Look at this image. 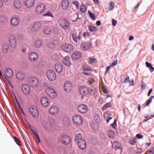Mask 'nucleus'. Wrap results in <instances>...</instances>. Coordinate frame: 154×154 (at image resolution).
Segmentation results:
<instances>
[{
	"label": "nucleus",
	"instance_id": "obj_11",
	"mask_svg": "<svg viewBox=\"0 0 154 154\" xmlns=\"http://www.w3.org/2000/svg\"><path fill=\"white\" fill-rule=\"evenodd\" d=\"M79 93L82 95H87L89 92V89L86 87L82 86L79 88Z\"/></svg>",
	"mask_w": 154,
	"mask_h": 154
},
{
	"label": "nucleus",
	"instance_id": "obj_23",
	"mask_svg": "<svg viewBox=\"0 0 154 154\" xmlns=\"http://www.w3.org/2000/svg\"><path fill=\"white\" fill-rule=\"evenodd\" d=\"M50 113L52 115L57 114L59 112V109L56 106H52L49 109Z\"/></svg>",
	"mask_w": 154,
	"mask_h": 154
},
{
	"label": "nucleus",
	"instance_id": "obj_54",
	"mask_svg": "<svg viewBox=\"0 0 154 154\" xmlns=\"http://www.w3.org/2000/svg\"><path fill=\"white\" fill-rule=\"evenodd\" d=\"M0 21L1 22L5 23L7 21L6 18L5 17H1L0 18Z\"/></svg>",
	"mask_w": 154,
	"mask_h": 154
},
{
	"label": "nucleus",
	"instance_id": "obj_16",
	"mask_svg": "<svg viewBox=\"0 0 154 154\" xmlns=\"http://www.w3.org/2000/svg\"><path fill=\"white\" fill-rule=\"evenodd\" d=\"M64 90L67 92H70L72 88V85L69 81H66L64 85Z\"/></svg>",
	"mask_w": 154,
	"mask_h": 154
},
{
	"label": "nucleus",
	"instance_id": "obj_59",
	"mask_svg": "<svg viewBox=\"0 0 154 154\" xmlns=\"http://www.w3.org/2000/svg\"><path fill=\"white\" fill-rule=\"evenodd\" d=\"M72 3L74 4L77 7H78L79 5V3L77 1H74Z\"/></svg>",
	"mask_w": 154,
	"mask_h": 154
},
{
	"label": "nucleus",
	"instance_id": "obj_9",
	"mask_svg": "<svg viewBox=\"0 0 154 154\" xmlns=\"http://www.w3.org/2000/svg\"><path fill=\"white\" fill-rule=\"evenodd\" d=\"M60 26L63 29H67L69 26V24L67 20L65 18L60 20L59 22Z\"/></svg>",
	"mask_w": 154,
	"mask_h": 154
},
{
	"label": "nucleus",
	"instance_id": "obj_29",
	"mask_svg": "<svg viewBox=\"0 0 154 154\" xmlns=\"http://www.w3.org/2000/svg\"><path fill=\"white\" fill-rule=\"evenodd\" d=\"M19 19L17 17H13L11 19V24L14 26H17L19 24Z\"/></svg>",
	"mask_w": 154,
	"mask_h": 154
},
{
	"label": "nucleus",
	"instance_id": "obj_64",
	"mask_svg": "<svg viewBox=\"0 0 154 154\" xmlns=\"http://www.w3.org/2000/svg\"><path fill=\"white\" fill-rule=\"evenodd\" d=\"M145 63L146 66L148 67L149 68L151 66V64L148 63V62H146Z\"/></svg>",
	"mask_w": 154,
	"mask_h": 154
},
{
	"label": "nucleus",
	"instance_id": "obj_57",
	"mask_svg": "<svg viewBox=\"0 0 154 154\" xmlns=\"http://www.w3.org/2000/svg\"><path fill=\"white\" fill-rule=\"evenodd\" d=\"M83 36L84 37H89L90 36L89 33L88 32H85L83 33Z\"/></svg>",
	"mask_w": 154,
	"mask_h": 154
},
{
	"label": "nucleus",
	"instance_id": "obj_47",
	"mask_svg": "<svg viewBox=\"0 0 154 154\" xmlns=\"http://www.w3.org/2000/svg\"><path fill=\"white\" fill-rule=\"evenodd\" d=\"M101 87L104 93L107 94L109 93L108 91L107 90L105 86L104 85H102Z\"/></svg>",
	"mask_w": 154,
	"mask_h": 154
},
{
	"label": "nucleus",
	"instance_id": "obj_60",
	"mask_svg": "<svg viewBox=\"0 0 154 154\" xmlns=\"http://www.w3.org/2000/svg\"><path fill=\"white\" fill-rule=\"evenodd\" d=\"M117 23V21L114 20V19H112V24L113 26H115Z\"/></svg>",
	"mask_w": 154,
	"mask_h": 154
},
{
	"label": "nucleus",
	"instance_id": "obj_48",
	"mask_svg": "<svg viewBox=\"0 0 154 154\" xmlns=\"http://www.w3.org/2000/svg\"><path fill=\"white\" fill-rule=\"evenodd\" d=\"M86 8L85 5H82L81 6L80 8V11L82 13L85 12L86 11Z\"/></svg>",
	"mask_w": 154,
	"mask_h": 154
},
{
	"label": "nucleus",
	"instance_id": "obj_12",
	"mask_svg": "<svg viewBox=\"0 0 154 154\" xmlns=\"http://www.w3.org/2000/svg\"><path fill=\"white\" fill-rule=\"evenodd\" d=\"M62 49L66 52H70L73 50V47L71 45L69 44H63L62 46Z\"/></svg>",
	"mask_w": 154,
	"mask_h": 154
},
{
	"label": "nucleus",
	"instance_id": "obj_20",
	"mask_svg": "<svg viewBox=\"0 0 154 154\" xmlns=\"http://www.w3.org/2000/svg\"><path fill=\"white\" fill-rule=\"evenodd\" d=\"M10 44L11 47L14 48L16 45V39L13 36H11L9 39Z\"/></svg>",
	"mask_w": 154,
	"mask_h": 154
},
{
	"label": "nucleus",
	"instance_id": "obj_46",
	"mask_svg": "<svg viewBox=\"0 0 154 154\" xmlns=\"http://www.w3.org/2000/svg\"><path fill=\"white\" fill-rule=\"evenodd\" d=\"M154 153V147L150 148L146 152V154H153Z\"/></svg>",
	"mask_w": 154,
	"mask_h": 154
},
{
	"label": "nucleus",
	"instance_id": "obj_14",
	"mask_svg": "<svg viewBox=\"0 0 154 154\" xmlns=\"http://www.w3.org/2000/svg\"><path fill=\"white\" fill-rule=\"evenodd\" d=\"M92 46L91 43L89 42L83 43L81 45V48L84 51H87L90 49Z\"/></svg>",
	"mask_w": 154,
	"mask_h": 154
},
{
	"label": "nucleus",
	"instance_id": "obj_22",
	"mask_svg": "<svg viewBox=\"0 0 154 154\" xmlns=\"http://www.w3.org/2000/svg\"><path fill=\"white\" fill-rule=\"evenodd\" d=\"M82 56L81 53L79 51L74 52L72 56V59L76 60L79 59Z\"/></svg>",
	"mask_w": 154,
	"mask_h": 154
},
{
	"label": "nucleus",
	"instance_id": "obj_3",
	"mask_svg": "<svg viewBox=\"0 0 154 154\" xmlns=\"http://www.w3.org/2000/svg\"><path fill=\"white\" fill-rule=\"evenodd\" d=\"M46 75L48 78L51 81H54L56 79V74L55 71L52 69L48 70L47 71Z\"/></svg>",
	"mask_w": 154,
	"mask_h": 154
},
{
	"label": "nucleus",
	"instance_id": "obj_15",
	"mask_svg": "<svg viewBox=\"0 0 154 154\" xmlns=\"http://www.w3.org/2000/svg\"><path fill=\"white\" fill-rule=\"evenodd\" d=\"M13 75V72L11 69L9 68H7L5 69L4 77L6 79H7L8 78L12 77Z\"/></svg>",
	"mask_w": 154,
	"mask_h": 154
},
{
	"label": "nucleus",
	"instance_id": "obj_61",
	"mask_svg": "<svg viewBox=\"0 0 154 154\" xmlns=\"http://www.w3.org/2000/svg\"><path fill=\"white\" fill-rule=\"evenodd\" d=\"M116 126V121L115 120L113 123L112 124V127L113 128H115Z\"/></svg>",
	"mask_w": 154,
	"mask_h": 154
},
{
	"label": "nucleus",
	"instance_id": "obj_17",
	"mask_svg": "<svg viewBox=\"0 0 154 154\" xmlns=\"http://www.w3.org/2000/svg\"><path fill=\"white\" fill-rule=\"evenodd\" d=\"M38 56L37 53L35 52L30 53L28 55L29 59L31 61H35L38 58Z\"/></svg>",
	"mask_w": 154,
	"mask_h": 154
},
{
	"label": "nucleus",
	"instance_id": "obj_26",
	"mask_svg": "<svg viewBox=\"0 0 154 154\" xmlns=\"http://www.w3.org/2000/svg\"><path fill=\"white\" fill-rule=\"evenodd\" d=\"M69 5V0H63L62 2V8L63 10H66L68 8Z\"/></svg>",
	"mask_w": 154,
	"mask_h": 154
},
{
	"label": "nucleus",
	"instance_id": "obj_4",
	"mask_svg": "<svg viewBox=\"0 0 154 154\" xmlns=\"http://www.w3.org/2000/svg\"><path fill=\"white\" fill-rule=\"evenodd\" d=\"M46 92L47 94L51 98H54L57 97V93L55 90L51 87L47 88Z\"/></svg>",
	"mask_w": 154,
	"mask_h": 154
},
{
	"label": "nucleus",
	"instance_id": "obj_6",
	"mask_svg": "<svg viewBox=\"0 0 154 154\" xmlns=\"http://www.w3.org/2000/svg\"><path fill=\"white\" fill-rule=\"evenodd\" d=\"M29 111L33 117H37L38 116V111L36 106H30L29 108Z\"/></svg>",
	"mask_w": 154,
	"mask_h": 154
},
{
	"label": "nucleus",
	"instance_id": "obj_51",
	"mask_svg": "<svg viewBox=\"0 0 154 154\" xmlns=\"http://www.w3.org/2000/svg\"><path fill=\"white\" fill-rule=\"evenodd\" d=\"M14 139L16 143L19 146L21 145V143L20 140L17 137H14Z\"/></svg>",
	"mask_w": 154,
	"mask_h": 154
},
{
	"label": "nucleus",
	"instance_id": "obj_5",
	"mask_svg": "<svg viewBox=\"0 0 154 154\" xmlns=\"http://www.w3.org/2000/svg\"><path fill=\"white\" fill-rule=\"evenodd\" d=\"M71 35L72 40L75 42L78 43L79 42L81 38L82 33L80 32L78 35L75 32L71 33Z\"/></svg>",
	"mask_w": 154,
	"mask_h": 154
},
{
	"label": "nucleus",
	"instance_id": "obj_63",
	"mask_svg": "<svg viewBox=\"0 0 154 154\" xmlns=\"http://www.w3.org/2000/svg\"><path fill=\"white\" fill-rule=\"evenodd\" d=\"M129 85L131 86H133L134 85V81L133 79H132V80H131V81L128 82Z\"/></svg>",
	"mask_w": 154,
	"mask_h": 154
},
{
	"label": "nucleus",
	"instance_id": "obj_37",
	"mask_svg": "<svg viewBox=\"0 0 154 154\" xmlns=\"http://www.w3.org/2000/svg\"><path fill=\"white\" fill-rule=\"evenodd\" d=\"M115 4L114 2L112 1H110L109 2L108 6L109 9V10H112L114 8Z\"/></svg>",
	"mask_w": 154,
	"mask_h": 154
},
{
	"label": "nucleus",
	"instance_id": "obj_42",
	"mask_svg": "<svg viewBox=\"0 0 154 154\" xmlns=\"http://www.w3.org/2000/svg\"><path fill=\"white\" fill-rule=\"evenodd\" d=\"M108 134L109 137L111 138H114L115 136V134L114 132L111 131H108Z\"/></svg>",
	"mask_w": 154,
	"mask_h": 154
},
{
	"label": "nucleus",
	"instance_id": "obj_35",
	"mask_svg": "<svg viewBox=\"0 0 154 154\" xmlns=\"http://www.w3.org/2000/svg\"><path fill=\"white\" fill-rule=\"evenodd\" d=\"M2 50L5 53H7L9 50V46L8 44H5L3 45Z\"/></svg>",
	"mask_w": 154,
	"mask_h": 154
},
{
	"label": "nucleus",
	"instance_id": "obj_19",
	"mask_svg": "<svg viewBox=\"0 0 154 154\" xmlns=\"http://www.w3.org/2000/svg\"><path fill=\"white\" fill-rule=\"evenodd\" d=\"M61 140L65 144H68L70 142V138L66 135H64L61 136Z\"/></svg>",
	"mask_w": 154,
	"mask_h": 154
},
{
	"label": "nucleus",
	"instance_id": "obj_8",
	"mask_svg": "<svg viewBox=\"0 0 154 154\" xmlns=\"http://www.w3.org/2000/svg\"><path fill=\"white\" fill-rule=\"evenodd\" d=\"M42 26V24L40 22H36L32 25L31 30L32 32H37L40 29Z\"/></svg>",
	"mask_w": 154,
	"mask_h": 154
},
{
	"label": "nucleus",
	"instance_id": "obj_52",
	"mask_svg": "<svg viewBox=\"0 0 154 154\" xmlns=\"http://www.w3.org/2000/svg\"><path fill=\"white\" fill-rule=\"evenodd\" d=\"M111 106V104L110 103H106L103 107V109L106 110L109 107Z\"/></svg>",
	"mask_w": 154,
	"mask_h": 154
},
{
	"label": "nucleus",
	"instance_id": "obj_43",
	"mask_svg": "<svg viewBox=\"0 0 154 154\" xmlns=\"http://www.w3.org/2000/svg\"><path fill=\"white\" fill-rule=\"evenodd\" d=\"M89 93H90L91 94H95L97 92V90L96 88L93 87H92L89 90Z\"/></svg>",
	"mask_w": 154,
	"mask_h": 154
},
{
	"label": "nucleus",
	"instance_id": "obj_33",
	"mask_svg": "<svg viewBox=\"0 0 154 154\" xmlns=\"http://www.w3.org/2000/svg\"><path fill=\"white\" fill-rule=\"evenodd\" d=\"M42 42L40 39L36 40L34 43V46L37 48H39L42 45Z\"/></svg>",
	"mask_w": 154,
	"mask_h": 154
},
{
	"label": "nucleus",
	"instance_id": "obj_28",
	"mask_svg": "<svg viewBox=\"0 0 154 154\" xmlns=\"http://www.w3.org/2000/svg\"><path fill=\"white\" fill-rule=\"evenodd\" d=\"M63 62L64 65L67 66H69L71 65L70 57L68 56L63 58Z\"/></svg>",
	"mask_w": 154,
	"mask_h": 154
},
{
	"label": "nucleus",
	"instance_id": "obj_21",
	"mask_svg": "<svg viewBox=\"0 0 154 154\" xmlns=\"http://www.w3.org/2000/svg\"><path fill=\"white\" fill-rule=\"evenodd\" d=\"M40 102L42 105L44 106H48L50 104L48 99L45 97H42L40 100Z\"/></svg>",
	"mask_w": 154,
	"mask_h": 154
},
{
	"label": "nucleus",
	"instance_id": "obj_49",
	"mask_svg": "<svg viewBox=\"0 0 154 154\" xmlns=\"http://www.w3.org/2000/svg\"><path fill=\"white\" fill-rule=\"evenodd\" d=\"M136 138H130L129 139V142L132 145H134L136 143Z\"/></svg>",
	"mask_w": 154,
	"mask_h": 154
},
{
	"label": "nucleus",
	"instance_id": "obj_7",
	"mask_svg": "<svg viewBox=\"0 0 154 154\" xmlns=\"http://www.w3.org/2000/svg\"><path fill=\"white\" fill-rule=\"evenodd\" d=\"M46 9L45 5L43 4H39L36 7L35 12L38 14H41L44 13Z\"/></svg>",
	"mask_w": 154,
	"mask_h": 154
},
{
	"label": "nucleus",
	"instance_id": "obj_2",
	"mask_svg": "<svg viewBox=\"0 0 154 154\" xmlns=\"http://www.w3.org/2000/svg\"><path fill=\"white\" fill-rule=\"evenodd\" d=\"M29 83L32 88H36L38 87L39 85V80L35 77H32L29 78Z\"/></svg>",
	"mask_w": 154,
	"mask_h": 154
},
{
	"label": "nucleus",
	"instance_id": "obj_31",
	"mask_svg": "<svg viewBox=\"0 0 154 154\" xmlns=\"http://www.w3.org/2000/svg\"><path fill=\"white\" fill-rule=\"evenodd\" d=\"M14 4L15 8L17 9H20L22 6L20 0H14Z\"/></svg>",
	"mask_w": 154,
	"mask_h": 154
},
{
	"label": "nucleus",
	"instance_id": "obj_13",
	"mask_svg": "<svg viewBox=\"0 0 154 154\" xmlns=\"http://www.w3.org/2000/svg\"><path fill=\"white\" fill-rule=\"evenodd\" d=\"M78 112L81 113H84L87 112L88 108L86 105L82 104L79 105L77 107Z\"/></svg>",
	"mask_w": 154,
	"mask_h": 154
},
{
	"label": "nucleus",
	"instance_id": "obj_45",
	"mask_svg": "<svg viewBox=\"0 0 154 154\" xmlns=\"http://www.w3.org/2000/svg\"><path fill=\"white\" fill-rule=\"evenodd\" d=\"M88 13L91 18L93 20H95V17L94 14L91 12V11H88Z\"/></svg>",
	"mask_w": 154,
	"mask_h": 154
},
{
	"label": "nucleus",
	"instance_id": "obj_18",
	"mask_svg": "<svg viewBox=\"0 0 154 154\" xmlns=\"http://www.w3.org/2000/svg\"><path fill=\"white\" fill-rule=\"evenodd\" d=\"M34 3L35 0H25L24 5L26 8H29L34 5Z\"/></svg>",
	"mask_w": 154,
	"mask_h": 154
},
{
	"label": "nucleus",
	"instance_id": "obj_56",
	"mask_svg": "<svg viewBox=\"0 0 154 154\" xmlns=\"http://www.w3.org/2000/svg\"><path fill=\"white\" fill-rule=\"evenodd\" d=\"M152 100V99L151 98H149V99L146 101V102L145 106H149V103H151Z\"/></svg>",
	"mask_w": 154,
	"mask_h": 154
},
{
	"label": "nucleus",
	"instance_id": "obj_36",
	"mask_svg": "<svg viewBox=\"0 0 154 154\" xmlns=\"http://www.w3.org/2000/svg\"><path fill=\"white\" fill-rule=\"evenodd\" d=\"M112 146L113 148L116 149L120 148V145L119 143L115 142L112 144Z\"/></svg>",
	"mask_w": 154,
	"mask_h": 154
},
{
	"label": "nucleus",
	"instance_id": "obj_44",
	"mask_svg": "<svg viewBox=\"0 0 154 154\" xmlns=\"http://www.w3.org/2000/svg\"><path fill=\"white\" fill-rule=\"evenodd\" d=\"M88 60L90 63L92 64H94L97 62V60L94 58H92L91 57H89Z\"/></svg>",
	"mask_w": 154,
	"mask_h": 154
},
{
	"label": "nucleus",
	"instance_id": "obj_25",
	"mask_svg": "<svg viewBox=\"0 0 154 154\" xmlns=\"http://www.w3.org/2000/svg\"><path fill=\"white\" fill-rule=\"evenodd\" d=\"M53 125V123L51 122H45L43 124L44 128L47 130H49L51 129Z\"/></svg>",
	"mask_w": 154,
	"mask_h": 154
},
{
	"label": "nucleus",
	"instance_id": "obj_32",
	"mask_svg": "<svg viewBox=\"0 0 154 154\" xmlns=\"http://www.w3.org/2000/svg\"><path fill=\"white\" fill-rule=\"evenodd\" d=\"M82 140L83 139L82 138V135L80 133H79L76 134L74 139V140L76 143H77Z\"/></svg>",
	"mask_w": 154,
	"mask_h": 154
},
{
	"label": "nucleus",
	"instance_id": "obj_1",
	"mask_svg": "<svg viewBox=\"0 0 154 154\" xmlns=\"http://www.w3.org/2000/svg\"><path fill=\"white\" fill-rule=\"evenodd\" d=\"M72 121L75 125H81L83 123L82 118L81 116L78 114H75L73 116Z\"/></svg>",
	"mask_w": 154,
	"mask_h": 154
},
{
	"label": "nucleus",
	"instance_id": "obj_27",
	"mask_svg": "<svg viewBox=\"0 0 154 154\" xmlns=\"http://www.w3.org/2000/svg\"><path fill=\"white\" fill-rule=\"evenodd\" d=\"M77 143L79 147L81 149H84L86 147V142L84 140H81Z\"/></svg>",
	"mask_w": 154,
	"mask_h": 154
},
{
	"label": "nucleus",
	"instance_id": "obj_53",
	"mask_svg": "<svg viewBox=\"0 0 154 154\" xmlns=\"http://www.w3.org/2000/svg\"><path fill=\"white\" fill-rule=\"evenodd\" d=\"M53 32L54 34L58 35L60 33L58 29L56 27H54L53 29Z\"/></svg>",
	"mask_w": 154,
	"mask_h": 154
},
{
	"label": "nucleus",
	"instance_id": "obj_50",
	"mask_svg": "<svg viewBox=\"0 0 154 154\" xmlns=\"http://www.w3.org/2000/svg\"><path fill=\"white\" fill-rule=\"evenodd\" d=\"M96 82L95 80L93 78H90L89 79L88 82L90 84H92Z\"/></svg>",
	"mask_w": 154,
	"mask_h": 154
},
{
	"label": "nucleus",
	"instance_id": "obj_39",
	"mask_svg": "<svg viewBox=\"0 0 154 154\" xmlns=\"http://www.w3.org/2000/svg\"><path fill=\"white\" fill-rule=\"evenodd\" d=\"M91 70L90 69L85 68L83 71V73L86 75H89L91 74Z\"/></svg>",
	"mask_w": 154,
	"mask_h": 154
},
{
	"label": "nucleus",
	"instance_id": "obj_10",
	"mask_svg": "<svg viewBox=\"0 0 154 154\" xmlns=\"http://www.w3.org/2000/svg\"><path fill=\"white\" fill-rule=\"evenodd\" d=\"M23 93L26 95H28L30 92L31 89L29 86L27 84L23 85L21 87Z\"/></svg>",
	"mask_w": 154,
	"mask_h": 154
},
{
	"label": "nucleus",
	"instance_id": "obj_34",
	"mask_svg": "<svg viewBox=\"0 0 154 154\" xmlns=\"http://www.w3.org/2000/svg\"><path fill=\"white\" fill-rule=\"evenodd\" d=\"M16 76L17 79L20 80H23L25 77L24 74L21 72L18 73L16 75Z\"/></svg>",
	"mask_w": 154,
	"mask_h": 154
},
{
	"label": "nucleus",
	"instance_id": "obj_24",
	"mask_svg": "<svg viewBox=\"0 0 154 154\" xmlns=\"http://www.w3.org/2000/svg\"><path fill=\"white\" fill-rule=\"evenodd\" d=\"M55 68L56 72L60 73L62 72L63 68L62 64L59 62L56 63L55 65Z\"/></svg>",
	"mask_w": 154,
	"mask_h": 154
},
{
	"label": "nucleus",
	"instance_id": "obj_55",
	"mask_svg": "<svg viewBox=\"0 0 154 154\" xmlns=\"http://www.w3.org/2000/svg\"><path fill=\"white\" fill-rule=\"evenodd\" d=\"M129 77L128 76H127L124 78L123 83H127L129 82Z\"/></svg>",
	"mask_w": 154,
	"mask_h": 154
},
{
	"label": "nucleus",
	"instance_id": "obj_58",
	"mask_svg": "<svg viewBox=\"0 0 154 154\" xmlns=\"http://www.w3.org/2000/svg\"><path fill=\"white\" fill-rule=\"evenodd\" d=\"M118 62V61L117 60H115L113 61V62L110 65L111 66H116Z\"/></svg>",
	"mask_w": 154,
	"mask_h": 154
},
{
	"label": "nucleus",
	"instance_id": "obj_38",
	"mask_svg": "<svg viewBox=\"0 0 154 154\" xmlns=\"http://www.w3.org/2000/svg\"><path fill=\"white\" fill-rule=\"evenodd\" d=\"M78 15L76 13L73 14L71 16V20L73 21H75L78 18Z\"/></svg>",
	"mask_w": 154,
	"mask_h": 154
},
{
	"label": "nucleus",
	"instance_id": "obj_40",
	"mask_svg": "<svg viewBox=\"0 0 154 154\" xmlns=\"http://www.w3.org/2000/svg\"><path fill=\"white\" fill-rule=\"evenodd\" d=\"M88 29L90 32L95 31L97 30V28L96 26H88Z\"/></svg>",
	"mask_w": 154,
	"mask_h": 154
},
{
	"label": "nucleus",
	"instance_id": "obj_30",
	"mask_svg": "<svg viewBox=\"0 0 154 154\" xmlns=\"http://www.w3.org/2000/svg\"><path fill=\"white\" fill-rule=\"evenodd\" d=\"M52 32V29L48 26L45 27L43 30V32L45 35H48L51 34Z\"/></svg>",
	"mask_w": 154,
	"mask_h": 154
},
{
	"label": "nucleus",
	"instance_id": "obj_41",
	"mask_svg": "<svg viewBox=\"0 0 154 154\" xmlns=\"http://www.w3.org/2000/svg\"><path fill=\"white\" fill-rule=\"evenodd\" d=\"M43 16L44 17H50L53 18V15L50 11H48L46 13L43 14Z\"/></svg>",
	"mask_w": 154,
	"mask_h": 154
},
{
	"label": "nucleus",
	"instance_id": "obj_62",
	"mask_svg": "<svg viewBox=\"0 0 154 154\" xmlns=\"http://www.w3.org/2000/svg\"><path fill=\"white\" fill-rule=\"evenodd\" d=\"M136 136L138 139H141L143 138V136L139 134H137Z\"/></svg>",
	"mask_w": 154,
	"mask_h": 154
}]
</instances>
